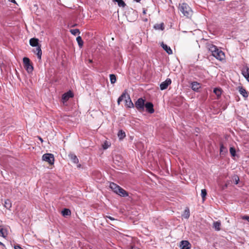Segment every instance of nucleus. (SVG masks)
Listing matches in <instances>:
<instances>
[{
  "label": "nucleus",
  "instance_id": "obj_1",
  "mask_svg": "<svg viewBox=\"0 0 249 249\" xmlns=\"http://www.w3.org/2000/svg\"><path fill=\"white\" fill-rule=\"evenodd\" d=\"M207 48L212 53L213 56L217 60L222 61L224 59V53L221 50L218 49L216 46L208 43L207 44Z\"/></svg>",
  "mask_w": 249,
  "mask_h": 249
},
{
  "label": "nucleus",
  "instance_id": "obj_2",
  "mask_svg": "<svg viewBox=\"0 0 249 249\" xmlns=\"http://www.w3.org/2000/svg\"><path fill=\"white\" fill-rule=\"evenodd\" d=\"M178 9L184 16L187 18L191 17L192 15V11L191 8L185 3L179 4L178 6Z\"/></svg>",
  "mask_w": 249,
  "mask_h": 249
},
{
  "label": "nucleus",
  "instance_id": "obj_3",
  "mask_svg": "<svg viewBox=\"0 0 249 249\" xmlns=\"http://www.w3.org/2000/svg\"><path fill=\"white\" fill-rule=\"evenodd\" d=\"M123 100H124L125 102V106L129 108L133 107L134 105L129 97V95L126 93H123L121 96L118 99V104L119 105Z\"/></svg>",
  "mask_w": 249,
  "mask_h": 249
},
{
  "label": "nucleus",
  "instance_id": "obj_4",
  "mask_svg": "<svg viewBox=\"0 0 249 249\" xmlns=\"http://www.w3.org/2000/svg\"><path fill=\"white\" fill-rule=\"evenodd\" d=\"M145 104V100L140 98L135 102V106L139 111L142 112L144 110Z\"/></svg>",
  "mask_w": 249,
  "mask_h": 249
},
{
  "label": "nucleus",
  "instance_id": "obj_5",
  "mask_svg": "<svg viewBox=\"0 0 249 249\" xmlns=\"http://www.w3.org/2000/svg\"><path fill=\"white\" fill-rule=\"evenodd\" d=\"M24 66L28 73L32 72L33 67L31 63L30 60L27 57H24L23 59Z\"/></svg>",
  "mask_w": 249,
  "mask_h": 249
},
{
  "label": "nucleus",
  "instance_id": "obj_6",
  "mask_svg": "<svg viewBox=\"0 0 249 249\" xmlns=\"http://www.w3.org/2000/svg\"><path fill=\"white\" fill-rule=\"evenodd\" d=\"M42 159L43 160L48 162L51 165L54 163V156L52 154L47 153L44 154L42 156Z\"/></svg>",
  "mask_w": 249,
  "mask_h": 249
},
{
  "label": "nucleus",
  "instance_id": "obj_7",
  "mask_svg": "<svg viewBox=\"0 0 249 249\" xmlns=\"http://www.w3.org/2000/svg\"><path fill=\"white\" fill-rule=\"evenodd\" d=\"M144 107L146 108V111L152 114L154 112V109L153 108V105L151 102H146L145 104Z\"/></svg>",
  "mask_w": 249,
  "mask_h": 249
},
{
  "label": "nucleus",
  "instance_id": "obj_8",
  "mask_svg": "<svg viewBox=\"0 0 249 249\" xmlns=\"http://www.w3.org/2000/svg\"><path fill=\"white\" fill-rule=\"evenodd\" d=\"M171 84V80L169 78L167 79L165 81L160 84V89L161 90H164L167 88L169 85Z\"/></svg>",
  "mask_w": 249,
  "mask_h": 249
},
{
  "label": "nucleus",
  "instance_id": "obj_9",
  "mask_svg": "<svg viewBox=\"0 0 249 249\" xmlns=\"http://www.w3.org/2000/svg\"><path fill=\"white\" fill-rule=\"evenodd\" d=\"M181 249H190L191 248V244L187 240L181 241L180 245Z\"/></svg>",
  "mask_w": 249,
  "mask_h": 249
},
{
  "label": "nucleus",
  "instance_id": "obj_10",
  "mask_svg": "<svg viewBox=\"0 0 249 249\" xmlns=\"http://www.w3.org/2000/svg\"><path fill=\"white\" fill-rule=\"evenodd\" d=\"M33 52L37 55V58L39 60H41L42 55L41 46H39L36 47V48L33 50Z\"/></svg>",
  "mask_w": 249,
  "mask_h": 249
},
{
  "label": "nucleus",
  "instance_id": "obj_11",
  "mask_svg": "<svg viewBox=\"0 0 249 249\" xmlns=\"http://www.w3.org/2000/svg\"><path fill=\"white\" fill-rule=\"evenodd\" d=\"M109 187L115 193L117 194L121 187L113 182H111L109 184Z\"/></svg>",
  "mask_w": 249,
  "mask_h": 249
},
{
  "label": "nucleus",
  "instance_id": "obj_12",
  "mask_svg": "<svg viewBox=\"0 0 249 249\" xmlns=\"http://www.w3.org/2000/svg\"><path fill=\"white\" fill-rule=\"evenodd\" d=\"M200 87V84L197 82H193L191 83V88L194 91H197Z\"/></svg>",
  "mask_w": 249,
  "mask_h": 249
},
{
  "label": "nucleus",
  "instance_id": "obj_13",
  "mask_svg": "<svg viewBox=\"0 0 249 249\" xmlns=\"http://www.w3.org/2000/svg\"><path fill=\"white\" fill-rule=\"evenodd\" d=\"M38 41L39 40L36 38H31L29 41L30 45L32 47L39 46Z\"/></svg>",
  "mask_w": 249,
  "mask_h": 249
},
{
  "label": "nucleus",
  "instance_id": "obj_14",
  "mask_svg": "<svg viewBox=\"0 0 249 249\" xmlns=\"http://www.w3.org/2000/svg\"><path fill=\"white\" fill-rule=\"evenodd\" d=\"M240 93L244 97L247 98L249 96L248 92L243 87H239Z\"/></svg>",
  "mask_w": 249,
  "mask_h": 249
},
{
  "label": "nucleus",
  "instance_id": "obj_15",
  "mask_svg": "<svg viewBox=\"0 0 249 249\" xmlns=\"http://www.w3.org/2000/svg\"><path fill=\"white\" fill-rule=\"evenodd\" d=\"M117 194L122 197H125L128 196L127 192L121 187L118 190Z\"/></svg>",
  "mask_w": 249,
  "mask_h": 249
},
{
  "label": "nucleus",
  "instance_id": "obj_16",
  "mask_svg": "<svg viewBox=\"0 0 249 249\" xmlns=\"http://www.w3.org/2000/svg\"><path fill=\"white\" fill-rule=\"evenodd\" d=\"M161 46L168 54H171L173 53L172 50H171L170 47L169 46H168L166 44H165L163 42H162V43L161 44Z\"/></svg>",
  "mask_w": 249,
  "mask_h": 249
},
{
  "label": "nucleus",
  "instance_id": "obj_17",
  "mask_svg": "<svg viewBox=\"0 0 249 249\" xmlns=\"http://www.w3.org/2000/svg\"><path fill=\"white\" fill-rule=\"evenodd\" d=\"M221 222L220 221H217L214 222L213 223V227L214 228L215 231H219L221 229Z\"/></svg>",
  "mask_w": 249,
  "mask_h": 249
},
{
  "label": "nucleus",
  "instance_id": "obj_18",
  "mask_svg": "<svg viewBox=\"0 0 249 249\" xmlns=\"http://www.w3.org/2000/svg\"><path fill=\"white\" fill-rule=\"evenodd\" d=\"M7 235V230L4 229L2 226H0V236L5 238Z\"/></svg>",
  "mask_w": 249,
  "mask_h": 249
},
{
  "label": "nucleus",
  "instance_id": "obj_19",
  "mask_svg": "<svg viewBox=\"0 0 249 249\" xmlns=\"http://www.w3.org/2000/svg\"><path fill=\"white\" fill-rule=\"evenodd\" d=\"M154 28L156 30H163L164 29V25L163 23L160 24H156L154 25Z\"/></svg>",
  "mask_w": 249,
  "mask_h": 249
},
{
  "label": "nucleus",
  "instance_id": "obj_20",
  "mask_svg": "<svg viewBox=\"0 0 249 249\" xmlns=\"http://www.w3.org/2000/svg\"><path fill=\"white\" fill-rule=\"evenodd\" d=\"M242 74L245 78L249 76V68L248 67L244 68L242 70Z\"/></svg>",
  "mask_w": 249,
  "mask_h": 249
},
{
  "label": "nucleus",
  "instance_id": "obj_21",
  "mask_svg": "<svg viewBox=\"0 0 249 249\" xmlns=\"http://www.w3.org/2000/svg\"><path fill=\"white\" fill-rule=\"evenodd\" d=\"M72 96V93L71 92H67L63 95L62 99L64 100L67 101L68 100L70 97H71Z\"/></svg>",
  "mask_w": 249,
  "mask_h": 249
},
{
  "label": "nucleus",
  "instance_id": "obj_22",
  "mask_svg": "<svg viewBox=\"0 0 249 249\" xmlns=\"http://www.w3.org/2000/svg\"><path fill=\"white\" fill-rule=\"evenodd\" d=\"M114 2H116L120 7H124L126 5L123 0H112Z\"/></svg>",
  "mask_w": 249,
  "mask_h": 249
},
{
  "label": "nucleus",
  "instance_id": "obj_23",
  "mask_svg": "<svg viewBox=\"0 0 249 249\" xmlns=\"http://www.w3.org/2000/svg\"><path fill=\"white\" fill-rule=\"evenodd\" d=\"M4 207L8 209H10L12 207V203L11 201L9 199H6L4 202Z\"/></svg>",
  "mask_w": 249,
  "mask_h": 249
},
{
  "label": "nucleus",
  "instance_id": "obj_24",
  "mask_svg": "<svg viewBox=\"0 0 249 249\" xmlns=\"http://www.w3.org/2000/svg\"><path fill=\"white\" fill-rule=\"evenodd\" d=\"M62 214L64 216H66L71 215V211L68 209H64L62 211Z\"/></svg>",
  "mask_w": 249,
  "mask_h": 249
},
{
  "label": "nucleus",
  "instance_id": "obj_25",
  "mask_svg": "<svg viewBox=\"0 0 249 249\" xmlns=\"http://www.w3.org/2000/svg\"><path fill=\"white\" fill-rule=\"evenodd\" d=\"M182 216L185 218H188L190 216V211L188 208L186 209L182 214Z\"/></svg>",
  "mask_w": 249,
  "mask_h": 249
},
{
  "label": "nucleus",
  "instance_id": "obj_26",
  "mask_svg": "<svg viewBox=\"0 0 249 249\" xmlns=\"http://www.w3.org/2000/svg\"><path fill=\"white\" fill-rule=\"evenodd\" d=\"M213 92L216 95V96L219 97L221 96L222 93V90L220 89L219 88H215L213 90Z\"/></svg>",
  "mask_w": 249,
  "mask_h": 249
},
{
  "label": "nucleus",
  "instance_id": "obj_27",
  "mask_svg": "<svg viewBox=\"0 0 249 249\" xmlns=\"http://www.w3.org/2000/svg\"><path fill=\"white\" fill-rule=\"evenodd\" d=\"M118 136L120 139L124 138L125 137V132L122 130H119L118 133Z\"/></svg>",
  "mask_w": 249,
  "mask_h": 249
},
{
  "label": "nucleus",
  "instance_id": "obj_28",
  "mask_svg": "<svg viewBox=\"0 0 249 249\" xmlns=\"http://www.w3.org/2000/svg\"><path fill=\"white\" fill-rule=\"evenodd\" d=\"M206 195H207L206 190V189H202L201 192V196L203 201H205Z\"/></svg>",
  "mask_w": 249,
  "mask_h": 249
},
{
  "label": "nucleus",
  "instance_id": "obj_29",
  "mask_svg": "<svg viewBox=\"0 0 249 249\" xmlns=\"http://www.w3.org/2000/svg\"><path fill=\"white\" fill-rule=\"evenodd\" d=\"M71 160L73 161V162L75 163H77L78 162V159L77 157L74 155H70Z\"/></svg>",
  "mask_w": 249,
  "mask_h": 249
},
{
  "label": "nucleus",
  "instance_id": "obj_30",
  "mask_svg": "<svg viewBox=\"0 0 249 249\" xmlns=\"http://www.w3.org/2000/svg\"><path fill=\"white\" fill-rule=\"evenodd\" d=\"M76 41H77V43L78 44V45L79 47H81L83 45V41L82 39V38L80 36H78L76 38Z\"/></svg>",
  "mask_w": 249,
  "mask_h": 249
},
{
  "label": "nucleus",
  "instance_id": "obj_31",
  "mask_svg": "<svg viewBox=\"0 0 249 249\" xmlns=\"http://www.w3.org/2000/svg\"><path fill=\"white\" fill-rule=\"evenodd\" d=\"M110 80L111 84H114L116 82V78L114 74H111L109 75Z\"/></svg>",
  "mask_w": 249,
  "mask_h": 249
},
{
  "label": "nucleus",
  "instance_id": "obj_32",
  "mask_svg": "<svg viewBox=\"0 0 249 249\" xmlns=\"http://www.w3.org/2000/svg\"><path fill=\"white\" fill-rule=\"evenodd\" d=\"M70 32L71 33V34L74 36L76 35L77 34H80V31L79 29H71L70 30Z\"/></svg>",
  "mask_w": 249,
  "mask_h": 249
},
{
  "label": "nucleus",
  "instance_id": "obj_33",
  "mask_svg": "<svg viewBox=\"0 0 249 249\" xmlns=\"http://www.w3.org/2000/svg\"><path fill=\"white\" fill-rule=\"evenodd\" d=\"M230 152L232 157H234L236 155V151L234 148L231 147L230 149Z\"/></svg>",
  "mask_w": 249,
  "mask_h": 249
},
{
  "label": "nucleus",
  "instance_id": "obj_34",
  "mask_svg": "<svg viewBox=\"0 0 249 249\" xmlns=\"http://www.w3.org/2000/svg\"><path fill=\"white\" fill-rule=\"evenodd\" d=\"M233 180H235V183L236 184H237L238 183L239 181V178L238 176H235L233 177Z\"/></svg>",
  "mask_w": 249,
  "mask_h": 249
},
{
  "label": "nucleus",
  "instance_id": "obj_35",
  "mask_svg": "<svg viewBox=\"0 0 249 249\" xmlns=\"http://www.w3.org/2000/svg\"><path fill=\"white\" fill-rule=\"evenodd\" d=\"M103 147L104 149H106L109 147V145L107 142H106L103 144Z\"/></svg>",
  "mask_w": 249,
  "mask_h": 249
},
{
  "label": "nucleus",
  "instance_id": "obj_36",
  "mask_svg": "<svg viewBox=\"0 0 249 249\" xmlns=\"http://www.w3.org/2000/svg\"><path fill=\"white\" fill-rule=\"evenodd\" d=\"M242 218L244 220H246L249 222V216L248 215H244L242 217Z\"/></svg>",
  "mask_w": 249,
  "mask_h": 249
},
{
  "label": "nucleus",
  "instance_id": "obj_37",
  "mask_svg": "<svg viewBox=\"0 0 249 249\" xmlns=\"http://www.w3.org/2000/svg\"><path fill=\"white\" fill-rule=\"evenodd\" d=\"M107 218H108L111 220H114L115 219L110 216H106Z\"/></svg>",
  "mask_w": 249,
  "mask_h": 249
},
{
  "label": "nucleus",
  "instance_id": "obj_38",
  "mask_svg": "<svg viewBox=\"0 0 249 249\" xmlns=\"http://www.w3.org/2000/svg\"><path fill=\"white\" fill-rule=\"evenodd\" d=\"M14 248L15 249H23L21 248L19 245L15 246Z\"/></svg>",
  "mask_w": 249,
  "mask_h": 249
},
{
  "label": "nucleus",
  "instance_id": "obj_39",
  "mask_svg": "<svg viewBox=\"0 0 249 249\" xmlns=\"http://www.w3.org/2000/svg\"><path fill=\"white\" fill-rule=\"evenodd\" d=\"M224 146L222 144H221V146H220V151H221V152L223 151V150H224Z\"/></svg>",
  "mask_w": 249,
  "mask_h": 249
},
{
  "label": "nucleus",
  "instance_id": "obj_40",
  "mask_svg": "<svg viewBox=\"0 0 249 249\" xmlns=\"http://www.w3.org/2000/svg\"><path fill=\"white\" fill-rule=\"evenodd\" d=\"M9 1H11L13 3H16V1L15 0H8Z\"/></svg>",
  "mask_w": 249,
  "mask_h": 249
},
{
  "label": "nucleus",
  "instance_id": "obj_41",
  "mask_svg": "<svg viewBox=\"0 0 249 249\" xmlns=\"http://www.w3.org/2000/svg\"><path fill=\"white\" fill-rule=\"evenodd\" d=\"M143 12V13L144 14H146V10H145V9H143V12Z\"/></svg>",
  "mask_w": 249,
  "mask_h": 249
},
{
  "label": "nucleus",
  "instance_id": "obj_42",
  "mask_svg": "<svg viewBox=\"0 0 249 249\" xmlns=\"http://www.w3.org/2000/svg\"><path fill=\"white\" fill-rule=\"evenodd\" d=\"M249 82V76L245 78Z\"/></svg>",
  "mask_w": 249,
  "mask_h": 249
},
{
  "label": "nucleus",
  "instance_id": "obj_43",
  "mask_svg": "<svg viewBox=\"0 0 249 249\" xmlns=\"http://www.w3.org/2000/svg\"><path fill=\"white\" fill-rule=\"evenodd\" d=\"M39 140H40L41 142H43V140H42L41 138H39Z\"/></svg>",
  "mask_w": 249,
  "mask_h": 249
},
{
  "label": "nucleus",
  "instance_id": "obj_44",
  "mask_svg": "<svg viewBox=\"0 0 249 249\" xmlns=\"http://www.w3.org/2000/svg\"><path fill=\"white\" fill-rule=\"evenodd\" d=\"M0 245H3V246L4 245L3 244V243H1V242H0Z\"/></svg>",
  "mask_w": 249,
  "mask_h": 249
},
{
  "label": "nucleus",
  "instance_id": "obj_45",
  "mask_svg": "<svg viewBox=\"0 0 249 249\" xmlns=\"http://www.w3.org/2000/svg\"><path fill=\"white\" fill-rule=\"evenodd\" d=\"M141 0H136L137 2H139Z\"/></svg>",
  "mask_w": 249,
  "mask_h": 249
},
{
  "label": "nucleus",
  "instance_id": "obj_46",
  "mask_svg": "<svg viewBox=\"0 0 249 249\" xmlns=\"http://www.w3.org/2000/svg\"><path fill=\"white\" fill-rule=\"evenodd\" d=\"M89 62L90 63H91V62H92V60H89Z\"/></svg>",
  "mask_w": 249,
  "mask_h": 249
}]
</instances>
